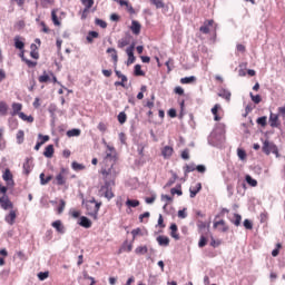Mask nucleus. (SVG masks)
<instances>
[{"instance_id": "obj_1", "label": "nucleus", "mask_w": 285, "mask_h": 285, "mask_svg": "<svg viewBox=\"0 0 285 285\" xmlns=\"http://www.w3.org/2000/svg\"><path fill=\"white\" fill-rule=\"evenodd\" d=\"M107 153L102 163L105 168L101 169V175L104 179V185L100 187L99 193L110 200L115 197L112 188H115V179L119 175V168H117V156L115 155V147L107 146Z\"/></svg>"}, {"instance_id": "obj_2", "label": "nucleus", "mask_w": 285, "mask_h": 285, "mask_svg": "<svg viewBox=\"0 0 285 285\" xmlns=\"http://www.w3.org/2000/svg\"><path fill=\"white\" fill-rule=\"evenodd\" d=\"M87 214L89 217H92L94 219H97V216L99 215V208H101V203H97V200H89L86 204Z\"/></svg>"}, {"instance_id": "obj_3", "label": "nucleus", "mask_w": 285, "mask_h": 285, "mask_svg": "<svg viewBox=\"0 0 285 285\" xmlns=\"http://www.w3.org/2000/svg\"><path fill=\"white\" fill-rule=\"evenodd\" d=\"M263 153L265 155H271V153L273 155H276V157H279V149H277V145H274L273 142L265 140L263 142Z\"/></svg>"}, {"instance_id": "obj_4", "label": "nucleus", "mask_w": 285, "mask_h": 285, "mask_svg": "<svg viewBox=\"0 0 285 285\" xmlns=\"http://www.w3.org/2000/svg\"><path fill=\"white\" fill-rule=\"evenodd\" d=\"M70 170L68 168H61L60 171L56 175V184L57 186H66L68 181V175Z\"/></svg>"}, {"instance_id": "obj_5", "label": "nucleus", "mask_w": 285, "mask_h": 285, "mask_svg": "<svg viewBox=\"0 0 285 285\" xmlns=\"http://www.w3.org/2000/svg\"><path fill=\"white\" fill-rule=\"evenodd\" d=\"M0 207L2 208V210H12L14 209V203L10 200L9 195L2 194V196L0 197Z\"/></svg>"}, {"instance_id": "obj_6", "label": "nucleus", "mask_w": 285, "mask_h": 285, "mask_svg": "<svg viewBox=\"0 0 285 285\" xmlns=\"http://www.w3.org/2000/svg\"><path fill=\"white\" fill-rule=\"evenodd\" d=\"M2 179L6 181L7 186H10L11 188L14 187V176L12 175V171L10 169H4L2 174Z\"/></svg>"}, {"instance_id": "obj_7", "label": "nucleus", "mask_w": 285, "mask_h": 285, "mask_svg": "<svg viewBox=\"0 0 285 285\" xmlns=\"http://www.w3.org/2000/svg\"><path fill=\"white\" fill-rule=\"evenodd\" d=\"M9 210V214L4 216V222L9 224V226H14V222H17V209Z\"/></svg>"}, {"instance_id": "obj_8", "label": "nucleus", "mask_w": 285, "mask_h": 285, "mask_svg": "<svg viewBox=\"0 0 285 285\" xmlns=\"http://www.w3.org/2000/svg\"><path fill=\"white\" fill-rule=\"evenodd\" d=\"M12 111H11V117H17L19 114H21V110H23V105L21 102H13L11 105Z\"/></svg>"}, {"instance_id": "obj_9", "label": "nucleus", "mask_w": 285, "mask_h": 285, "mask_svg": "<svg viewBox=\"0 0 285 285\" xmlns=\"http://www.w3.org/2000/svg\"><path fill=\"white\" fill-rule=\"evenodd\" d=\"M269 126L272 128H279V115L277 114L269 115Z\"/></svg>"}, {"instance_id": "obj_10", "label": "nucleus", "mask_w": 285, "mask_h": 285, "mask_svg": "<svg viewBox=\"0 0 285 285\" xmlns=\"http://www.w3.org/2000/svg\"><path fill=\"white\" fill-rule=\"evenodd\" d=\"M219 226H220V228H219ZM214 228H219L220 233H228V225H226V220H224V219L214 222Z\"/></svg>"}, {"instance_id": "obj_11", "label": "nucleus", "mask_w": 285, "mask_h": 285, "mask_svg": "<svg viewBox=\"0 0 285 285\" xmlns=\"http://www.w3.org/2000/svg\"><path fill=\"white\" fill-rule=\"evenodd\" d=\"M173 153H175V149L170 146H165L161 149V155H163L164 159H170V157H173Z\"/></svg>"}, {"instance_id": "obj_12", "label": "nucleus", "mask_w": 285, "mask_h": 285, "mask_svg": "<svg viewBox=\"0 0 285 285\" xmlns=\"http://www.w3.org/2000/svg\"><path fill=\"white\" fill-rule=\"evenodd\" d=\"M214 23V20H206L204 22V26L199 28L200 32H203V35H208L210 32V26H213Z\"/></svg>"}, {"instance_id": "obj_13", "label": "nucleus", "mask_w": 285, "mask_h": 285, "mask_svg": "<svg viewBox=\"0 0 285 285\" xmlns=\"http://www.w3.org/2000/svg\"><path fill=\"white\" fill-rule=\"evenodd\" d=\"M128 60H127V66H130V63H135V47H129L126 50Z\"/></svg>"}, {"instance_id": "obj_14", "label": "nucleus", "mask_w": 285, "mask_h": 285, "mask_svg": "<svg viewBox=\"0 0 285 285\" xmlns=\"http://www.w3.org/2000/svg\"><path fill=\"white\" fill-rule=\"evenodd\" d=\"M130 30H131L132 35H140L141 23H139V21H137V20H132Z\"/></svg>"}, {"instance_id": "obj_15", "label": "nucleus", "mask_w": 285, "mask_h": 285, "mask_svg": "<svg viewBox=\"0 0 285 285\" xmlns=\"http://www.w3.org/2000/svg\"><path fill=\"white\" fill-rule=\"evenodd\" d=\"M43 156L47 157V159H52L55 156V145H48L45 148Z\"/></svg>"}, {"instance_id": "obj_16", "label": "nucleus", "mask_w": 285, "mask_h": 285, "mask_svg": "<svg viewBox=\"0 0 285 285\" xmlns=\"http://www.w3.org/2000/svg\"><path fill=\"white\" fill-rule=\"evenodd\" d=\"M196 226L198 228V233L204 234V230H208V228H210V224H207L206 222L198 219L196 223Z\"/></svg>"}, {"instance_id": "obj_17", "label": "nucleus", "mask_w": 285, "mask_h": 285, "mask_svg": "<svg viewBox=\"0 0 285 285\" xmlns=\"http://www.w3.org/2000/svg\"><path fill=\"white\" fill-rule=\"evenodd\" d=\"M219 110H222V105L216 104L213 108H212V115H214V120L215 121H220L222 117H219L218 112Z\"/></svg>"}, {"instance_id": "obj_18", "label": "nucleus", "mask_w": 285, "mask_h": 285, "mask_svg": "<svg viewBox=\"0 0 285 285\" xmlns=\"http://www.w3.org/2000/svg\"><path fill=\"white\" fill-rule=\"evenodd\" d=\"M156 240L160 246H170V238H168V236L160 235L156 238Z\"/></svg>"}, {"instance_id": "obj_19", "label": "nucleus", "mask_w": 285, "mask_h": 285, "mask_svg": "<svg viewBox=\"0 0 285 285\" xmlns=\"http://www.w3.org/2000/svg\"><path fill=\"white\" fill-rule=\"evenodd\" d=\"M51 226L57 230V233H60V234L66 233V228L63 227V224L61 223V220H55L51 224Z\"/></svg>"}, {"instance_id": "obj_20", "label": "nucleus", "mask_w": 285, "mask_h": 285, "mask_svg": "<svg viewBox=\"0 0 285 285\" xmlns=\"http://www.w3.org/2000/svg\"><path fill=\"white\" fill-rule=\"evenodd\" d=\"M202 190V183H197L195 187L189 188V197L194 199V197H197V194Z\"/></svg>"}, {"instance_id": "obj_21", "label": "nucleus", "mask_w": 285, "mask_h": 285, "mask_svg": "<svg viewBox=\"0 0 285 285\" xmlns=\"http://www.w3.org/2000/svg\"><path fill=\"white\" fill-rule=\"evenodd\" d=\"M107 55H111V59H112L115 66H117V62L119 61V56L117 55V49L108 48Z\"/></svg>"}, {"instance_id": "obj_22", "label": "nucleus", "mask_w": 285, "mask_h": 285, "mask_svg": "<svg viewBox=\"0 0 285 285\" xmlns=\"http://www.w3.org/2000/svg\"><path fill=\"white\" fill-rule=\"evenodd\" d=\"M170 237H173L176 240H179V233H178V227L177 224H171L170 225Z\"/></svg>"}, {"instance_id": "obj_23", "label": "nucleus", "mask_w": 285, "mask_h": 285, "mask_svg": "<svg viewBox=\"0 0 285 285\" xmlns=\"http://www.w3.org/2000/svg\"><path fill=\"white\" fill-rule=\"evenodd\" d=\"M79 225L82 226V228H90L92 226V222L88 217L82 216L80 217Z\"/></svg>"}, {"instance_id": "obj_24", "label": "nucleus", "mask_w": 285, "mask_h": 285, "mask_svg": "<svg viewBox=\"0 0 285 285\" xmlns=\"http://www.w3.org/2000/svg\"><path fill=\"white\" fill-rule=\"evenodd\" d=\"M131 250H132V243L128 244V242H125L122 244V246L120 247L118 253L119 254H121V253H130Z\"/></svg>"}, {"instance_id": "obj_25", "label": "nucleus", "mask_w": 285, "mask_h": 285, "mask_svg": "<svg viewBox=\"0 0 285 285\" xmlns=\"http://www.w3.org/2000/svg\"><path fill=\"white\" fill-rule=\"evenodd\" d=\"M13 41H14V47H16L18 50H23V48H26V43H23V41H21V37L16 36V37L13 38Z\"/></svg>"}, {"instance_id": "obj_26", "label": "nucleus", "mask_w": 285, "mask_h": 285, "mask_svg": "<svg viewBox=\"0 0 285 285\" xmlns=\"http://www.w3.org/2000/svg\"><path fill=\"white\" fill-rule=\"evenodd\" d=\"M18 117L22 119V121H27L28 124H32L35 121V117L28 116L24 112L18 114Z\"/></svg>"}, {"instance_id": "obj_27", "label": "nucleus", "mask_w": 285, "mask_h": 285, "mask_svg": "<svg viewBox=\"0 0 285 285\" xmlns=\"http://www.w3.org/2000/svg\"><path fill=\"white\" fill-rule=\"evenodd\" d=\"M134 75H135V77H146V72H144V70H141V65H136L134 67Z\"/></svg>"}, {"instance_id": "obj_28", "label": "nucleus", "mask_w": 285, "mask_h": 285, "mask_svg": "<svg viewBox=\"0 0 285 285\" xmlns=\"http://www.w3.org/2000/svg\"><path fill=\"white\" fill-rule=\"evenodd\" d=\"M98 38H99V32H97V31H89L87 35L88 43H92V41Z\"/></svg>"}, {"instance_id": "obj_29", "label": "nucleus", "mask_w": 285, "mask_h": 285, "mask_svg": "<svg viewBox=\"0 0 285 285\" xmlns=\"http://www.w3.org/2000/svg\"><path fill=\"white\" fill-rule=\"evenodd\" d=\"M32 170V165H30V159L27 158L26 161L23 163V173L24 175H30Z\"/></svg>"}, {"instance_id": "obj_30", "label": "nucleus", "mask_w": 285, "mask_h": 285, "mask_svg": "<svg viewBox=\"0 0 285 285\" xmlns=\"http://www.w3.org/2000/svg\"><path fill=\"white\" fill-rule=\"evenodd\" d=\"M50 181H52V176H47L46 177V174H40V184L42 186H46V184H50Z\"/></svg>"}, {"instance_id": "obj_31", "label": "nucleus", "mask_w": 285, "mask_h": 285, "mask_svg": "<svg viewBox=\"0 0 285 285\" xmlns=\"http://www.w3.org/2000/svg\"><path fill=\"white\" fill-rule=\"evenodd\" d=\"M57 9H53L51 11V20L53 22V26H61V21H59V18L57 17Z\"/></svg>"}, {"instance_id": "obj_32", "label": "nucleus", "mask_w": 285, "mask_h": 285, "mask_svg": "<svg viewBox=\"0 0 285 285\" xmlns=\"http://www.w3.org/2000/svg\"><path fill=\"white\" fill-rule=\"evenodd\" d=\"M0 115H2V117L8 115V104L6 101H0Z\"/></svg>"}, {"instance_id": "obj_33", "label": "nucleus", "mask_w": 285, "mask_h": 285, "mask_svg": "<svg viewBox=\"0 0 285 285\" xmlns=\"http://www.w3.org/2000/svg\"><path fill=\"white\" fill-rule=\"evenodd\" d=\"M139 200H137V199H127V202H126V206L128 207V208H137V206H139Z\"/></svg>"}, {"instance_id": "obj_34", "label": "nucleus", "mask_w": 285, "mask_h": 285, "mask_svg": "<svg viewBox=\"0 0 285 285\" xmlns=\"http://www.w3.org/2000/svg\"><path fill=\"white\" fill-rule=\"evenodd\" d=\"M219 97H222L223 99H226V101H230L232 94L230 91L223 89L219 91Z\"/></svg>"}, {"instance_id": "obj_35", "label": "nucleus", "mask_w": 285, "mask_h": 285, "mask_svg": "<svg viewBox=\"0 0 285 285\" xmlns=\"http://www.w3.org/2000/svg\"><path fill=\"white\" fill-rule=\"evenodd\" d=\"M245 181L252 186L253 188H255L257 186V180L253 177H250V175H246L245 177Z\"/></svg>"}, {"instance_id": "obj_36", "label": "nucleus", "mask_w": 285, "mask_h": 285, "mask_svg": "<svg viewBox=\"0 0 285 285\" xmlns=\"http://www.w3.org/2000/svg\"><path fill=\"white\" fill-rule=\"evenodd\" d=\"M81 135V129H70L67 131V137H79Z\"/></svg>"}, {"instance_id": "obj_37", "label": "nucleus", "mask_w": 285, "mask_h": 285, "mask_svg": "<svg viewBox=\"0 0 285 285\" xmlns=\"http://www.w3.org/2000/svg\"><path fill=\"white\" fill-rule=\"evenodd\" d=\"M196 81H197V78L195 76L185 77L180 79V83H195Z\"/></svg>"}, {"instance_id": "obj_38", "label": "nucleus", "mask_w": 285, "mask_h": 285, "mask_svg": "<svg viewBox=\"0 0 285 285\" xmlns=\"http://www.w3.org/2000/svg\"><path fill=\"white\" fill-rule=\"evenodd\" d=\"M118 121L121 125H124V124H126V121H128V116L126 115V111H121L118 114Z\"/></svg>"}, {"instance_id": "obj_39", "label": "nucleus", "mask_w": 285, "mask_h": 285, "mask_svg": "<svg viewBox=\"0 0 285 285\" xmlns=\"http://www.w3.org/2000/svg\"><path fill=\"white\" fill-rule=\"evenodd\" d=\"M206 244H208V238L203 234H200V238L198 242V247L199 248H204V246H206Z\"/></svg>"}, {"instance_id": "obj_40", "label": "nucleus", "mask_w": 285, "mask_h": 285, "mask_svg": "<svg viewBox=\"0 0 285 285\" xmlns=\"http://www.w3.org/2000/svg\"><path fill=\"white\" fill-rule=\"evenodd\" d=\"M136 255H146L148 253V247L147 246H138L135 249Z\"/></svg>"}, {"instance_id": "obj_41", "label": "nucleus", "mask_w": 285, "mask_h": 285, "mask_svg": "<svg viewBox=\"0 0 285 285\" xmlns=\"http://www.w3.org/2000/svg\"><path fill=\"white\" fill-rule=\"evenodd\" d=\"M39 83H48L50 81V76L46 71H43V75L38 77Z\"/></svg>"}, {"instance_id": "obj_42", "label": "nucleus", "mask_w": 285, "mask_h": 285, "mask_svg": "<svg viewBox=\"0 0 285 285\" xmlns=\"http://www.w3.org/2000/svg\"><path fill=\"white\" fill-rule=\"evenodd\" d=\"M81 3L85 7V10H90V8L95 6V0H81Z\"/></svg>"}, {"instance_id": "obj_43", "label": "nucleus", "mask_w": 285, "mask_h": 285, "mask_svg": "<svg viewBox=\"0 0 285 285\" xmlns=\"http://www.w3.org/2000/svg\"><path fill=\"white\" fill-rule=\"evenodd\" d=\"M115 75H116V77H118V79H121L122 83L128 82V77H126V75L121 73V71L115 69Z\"/></svg>"}, {"instance_id": "obj_44", "label": "nucleus", "mask_w": 285, "mask_h": 285, "mask_svg": "<svg viewBox=\"0 0 285 285\" xmlns=\"http://www.w3.org/2000/svg\"><path fill=\"white\" fill-rule=\"evenodd\" d=\"M195 170H196L195 164L186 165L184 167L185 175H188L189 173H195Z\"/></svg>"}, {"instance_id": "obj_45", "label": "nucleus", "mask_w": 285, "mask_h": 285, "mask_svg": "<svg viewBox=\"0 0 285 285\" xmlns=\"http://www.w3.org/2000/svg\"><path fill=\"white\" fill-rule=\"evenodd\" d=\"M41 8H50V6H55V0H40Z\"/></svg>"}, {"instance_id": "obj_46", "label": "nucleus", "mask_w": 285, "mask_h": 285, "mask_svg": "<svg viewBox=\"0 0 285 285\" xmlns=\"http://www.w3.org/2000/svg\"><path fill=\"white\" fill-rule=\"evenodd\" d=\"M71 168H72L73 170H86V166H85L83 164H79V163H77V161H73V163L71 164Z\"/></svg>"}, {"instance_id": "obj_47", "label": "nucleus", "mask_w": 285, "mask_h": 285, "mask_svg": "<svg viewBox=\"0 0 285 285\" xmlns=\"http://www.w3.org/2000/svg\"><path fill=\"white\" fill-rule=\"evenodd\" d=\"M36 50H37V45L32 43L31 52H30V57H32V59H39V52Z\"/></svg>"}, {"instance_id": "obj_48", "label": "nucleus", "mask_w": 285, "mask_h": 285, "mask_svg": "<svg viewBox=\"0 0 285 285\" xmlns=\"http://www.w3.org/2000/svg\"><path fill=\"white\" fill-rule=\"evenodd\" d=\"M267 117L266 116H263V117H259L256 122L258 124V126H262L263 128H266V124H267Z\"/></svg>"}, {"instance_id": "obj_49", "label": "nucleus", "mask_w": 285, "mask_h": 285, "mask_svg": "<svg viewBox=\"0 0 285 285\" xmlns=\"http://www.w3.org/2000/svg\"><path fill=\"white\" fill-rule=\"evenodd\" d=\"M249 97L254 104H262V96L259 95H253V92L249 94Z\"/></svg>"}, {"instance_id": "obj_50", "label": "nucleus", "mask_w": 285, "mask_h": 285, "mask_svg": "<svg viewBox=\"0 0 285 285\" xmlns=\"http://www.w3.org/2000/svg\"><path fill=\"white\" fill-rule=\"evenodd\" d=\"M237 156L238 158L242 160V161H245L246 159V150L242 149V148H238L237 149Z\"/></svg>"}, {"instance_id": "obj_51", "label": "nucleus", "mask_w": 285, "mask_h": 285, "mask_svg": "<svg viewBox=\"0 0 285 285\" xmlns=\"http://www.w3.org/2000/svg\"><path fill=\"white\" fill-rule=\"evenodd\" d=\"M24 137H26V134L23 132V130H19L17 132V141H18V144H23Z\"/></svg>"}, {"instance_id": "obj_52", "label": "nucleus", "mask_w": 285, "mask_h": 285, "mask_svg": "<svg viewBox=\"0 0 285 285\" xmlns=\"http://www.w3.org/2000/svg\"><path fill=\"white\" fill-rule=\"evenodd\" d=\"M63 210H66V200L60 199V205L57 209L58 215H61V213H63Z\"/></svg>"}, {"instance_id": "obj_53", "label": "nucleus", "mask_w": 285, "mask_h": 285, "mask_svg": "<svg viewBox=\"0 0 285 285\" xmlns=\"http://www.w3.org/2000/svg\"><path fill=\"white\" fill-rule=\"evenodd\" d=\"M49 276H50L49 272H40V273H38V278L40 279V282H43L45 279H48Z\"/></svg>"}, {"instance_id": "obj_54", "label": "nucleus", "mask_w": 285, "mask_h": 285, "mask_svg": "<svg viewBox=\"0 0 285 285\" xmlns=\"http://www.w3.org/2000/svg\"><path fill=\"white\" fill-rule=\"evenodd\" d=\"M96 26H99L100 28H108V23L99 18L95 19Z\"/></svg>"}, {"instance_id": "obj_55", "label": "nucleus", "mask_w": 285, "mask_h": 285, "mask_svg": "<svg viewBox=\"0 0 285 285\" xmlns=\"http://www.w3.org/2000/svg\"><path fill=\"white\" fill-rule=\"evenodd\" d=\"M146 90H148V87H146V85H142L140 87V92H138V95H137V99H139V100L144 99V92H146Z\"/></svg>"}, {"instance_id": "obj_56", "label": "nucleus", "mask_w": 285, "mask_h": 285, "mask_svg": "<svg viewBox=\"0 0 285 285\" xmlns=\"http://www.w3.org/2000/svg\"><path fill=\"white\" fill-rule=\"evenodd\" d=\"M170 193L171 195H178V196L184 195V193L181 191V185H179L178 188H171Z\"/></svg>"}, {"instance_id": "obj_57", "label": "nucleus", "mask_w": 285, "mask_h": 285, "mask_svg": "<svg viewBox=\"0 0 285 285\" xmlns=\"http://www.w3.org/2000/svg\"><path fill=\"white\" fill-rule=\"evenodd\" d=\"M234 217H235V220H232V223L234 225H236V226H240V224H242V215L235 214Z\"/></svg>"}, {"instance_id": "obj_58", "label": "nucleus", "mask_w": 285, "mask_h": 285, "mask_svg": "<svg viewBox=\"0 0 285 285\" xmlns=\"http://www.w3.org/2000/svg\"><path fill=\"white\" fill-rule=\"evenodd\" d=\"M22 61H24V63L28 66V68H36L37 67V62L36 61L28 60L26 58H22Z\"/></svg>"}, {"instance_id": "obj_59", "label": "nucleus", "mask_w": 285, "mask_h": 285, "mask_svg": "<svg viewBox=\"0 0 285 285\" xmlns=\"http://www.w3.org/2000/svg\"><path fill=\"white\" fill-rule=\"evenodd\" d=\"M281 248H282V243H277L276 248L274 250H272V256L277 257V255H279V249Z\"/></svg>"}, {"instance_id": "obj_60", "label": "nucleus", "mask_w": 285, "mask_h": 285, "mask_svg": "<svg viewBox=\"0 0 285 285\" xmlns=\"http://www.w3.org/2000/svg\"><path fill=\"white\" fill-rule=\"evenodd\" d=\"M180 157L181 159H190V150L188 149L183 150Z\"/></svg>"}, {"instance_id": "obj_61", "label": "nucleus", "mask_w": 285, "mask_h": 285, "mask_svg": "<svg viewBox=\"0 0 285 285\" xmlns=\"http://www.w3.org/2000/svg\"><path fill=\"white\" fill-rule=\"evenodd\" d=\"M156 8H164V1L163 0H150Z\"/></svg>"}, {"instance_id": "obj_62", "label": "nucleus", "mask_w": 285, "mask_h": 285, "mask_svg": "<svg viewBox=\"0 0 285 285\" xmlns=\"http://www.w3.org/2000/svg\"><path fill=\"white\" fill-rule=\"evenodd\" d=\"M243 224L247 230H253V223L249 219H245Z\"/></svg>"}, {"instance_id": "obj_63", "label": "nucleus", "mask_w": 285, "mask_h": 285, "mask_svg": "<svg viewBox=\"0 0 285 285\" xmlns=\"http://www.w3.org/2000/svg\"><path fill=\"white\" fill-rule=\"evenodd\" d=\"M98 130H100V132H106L108 130V126H106L104 122H99Z\"/></svg>"}, {"instance_id": "obj_64", "label": "nucleus", "mask_w": 285, "mask_h": 285, "mask_svg": "<svg viewBox=\"0 0 285 285\" xmlns=\"http://www.w3.org/2000/svg\"><path fill=\"white\" fill-rule=\"evenodd\" d=\"M278 115H281L283 117V119L285 120V104L282 107H278Z\"/></svg>"}]
</instances>
